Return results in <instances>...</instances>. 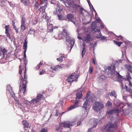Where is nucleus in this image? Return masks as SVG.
<instances>
[{
    "label": "nucleus",
    "mask_w": 132,
    "mask_h": 132,
    "mask_svg": "<svg viewBox=\"0 0 132 132\" xmlns=\"http://www.w3.org/2000/svg\"><path fill=\"white\" fill-rule=\"evenodd\" d=\"M62 67L61 65H57L55 66L53 68L52 67H51L50 68V70H48L49 72L51 73H54V72L56 71L59 69H62Z\"/></svg>",
    "instance_id": "nucleus-11"
},
{
    "label": "nucleus",
    "mask_w": 132,
    "mask_h": 132,
    "mask_svg": "<svg viewBox=\"0 0 132 132\" xmlns=\"http://www.w3.org/2000/svg\"><path fill=\"white\" fill-rule=\"evenodd\" d=\"M127 70L130 72L132 73V71L131 70V69L132 67L131 66L129 65H126V66L125 67Z\"/></svg>",
    "instance_id": "nucleus-26"
},
{
    "label": "nucleus",
    "mask_w": 132,
    "mask_h": 132,
    "mask_svg": "<svg viewBox=\"0 0 132 132\" xmlns=\"http://www.w3.org/2000/svg\"><path fill=\"white\" fill-rule=\"evenodd\" d=\"M43 97V95L42 94H38L36 98H34L31 101H30L29 102L30 104H34L35 103H37V102H39L40 100H41V98Z\"/></svg>",
    "instance_id": "nucleus-10"
},
{
    "label": "nucleus",
    "mask_w": 132,
    "mask_h": 132,
    "mask_svg": "<svg viewBox=\"0 0 132 132\" xmlns=\"http://www.w3.org/2000/svg\"><path fill=\"white\" fill-rule=\"evenodd\" d=\"M51 28H50L49 27H48V32H53V28L52 27V26H51V27H50Z\"/></svg>",
    "instance_id": "nucleus-38"
},
{
    "label": "nucleus",
    "mask_w": 132,
    "mask_h": 132,
    "mask_svg": "<svg viewBox=\"0 0 132 132\" xmlns=\"http://www.w3.org/2000/svg\"><path fill=\"white\" fill-rule=\"evenodd\" d=\"M83 121V120L82 119H80L77 122V126H79L81 125V124Z\"/></svg>",
    "instance_id": "nucleus-40"
},
{
    "label": "nucleus",
    "mask_w": 132,
    "mask_h": 132,
    "mask_svg": "<svg viewBox=\"0 0 132 132\" xmlns=\"http://www.w3.org/2000/svg\"><path fill=\"white\" fill-rule=\"evenodd\" d=\"M107 113L109 116H111L114 113L112 109H111L110 110L108 111Z\"/></svg>",
    "instance_id": "nucleus-32"
},
{
    "label": "nucleus",
    "mask_w": 132,
    "mask_h": 132,
    "mask_svg": "<svg viewBox=\"0 0 132 132\" xmlns=\"http://www.w3.org/2000/svg\"><path fill=\"white\" fill-rule=\"evenodd\" d=\"M63 58H65V56H61L60 57H59L58 58H57V61L60 62H62L63 61Z\"/></svg>",
    "instance_id": "nucleus-31"
},
{
    "label": "nucleus",
    "mask_w": 132,
    "mask_h": 132,
    "mask_svg": "<svg viewBox=\"0 0 132 132\" xmlns=\"http://www.w3.org/2000/svg\"><path fill=\"white\" fill-rule=\"evenodd\" d=\"M45 72V70L44 69H43L40 72L39 74L40 75H43L44 73Z\"/></svg>",
    "instance_id": "nucleus-48"
},
{
    "label": "nucleus",
    "mask_w": 132,
    "mask_h": 132,
    "mask_svg": "<svg viewBox=\"0 0 132 132\" xmlns=\"http://www.w3.org/2000/svg\"><path fill=\"white\" fill-rule=\"evenodd\" d=\"M67 42H69V43L71 45V49L75 43V41L73 39H70L69 40H67Z\"/></svg>",
    "instance_id": "nucleus-21"
},
{
    "label": "nucleus",
    "mask_w": 132,
    "mask_h": 132,
    "mask_svg": "<svg viewBox=\"0 0 132 132\" xmlns=\"http://www.w3.org/2000/svg\"><path fill=\"white\" fill-rule=\"evenodd\" d=\"M92 62L94 64H96V63L95 62V60L94 58L93 59Z\"/></svg>",
    "instance_id": "nucleus-57"
},
{
    "label": "nucleus",
    "mask_w": 132,
    "mask_h": 132,
    "mask_svg": "<svg viewBox=\"0 0 132 132\" xmlns=\"http://www.w3.org/2000/svg\"><path fill=\"white\" fill-rule=\"evenodd\" d=\"M114 42L119 47H120L121 45L122 44V43L121 42H118L115 40H114Z\"/></svg>",
    "instance_id": "nucleus-37"
},
{
    "label": "nucleus",
    "mask_w": 132,
    "mask_h": 132,
    "mask_svg": "<svg viewBox=\"0 0 132 132\" xmlns=\"http://www.w3.org/2000/svg\"><path fill=\"white\" fill-rule=\"evenodd\" d=\"M10 95L11 96L14 98H15V93H14L13 92H11L10 93Z\"/></svg>",
    "instance_id": "nucleus-46"
},
{
    "label": "nucleus",
    "mask_w": 132,
    "mask_h": 132,
    "mask_svg": "<svg viewBox=\"0 0 132 132\" xmlns=\"http://www.w3.org/2000/svg\"><path fill=\"white\" fill-rule=\"evenodd\" d=\"M9 25L6 26L5 27V32H9Z\"/></svg>",
    "instance_id": "nucleus-44"
},
{
    "label": "nucleus",
    "mask_w": 132,
    "mask_h": 132,
    "mask_svg": "<svg viewBox=\"0 0 132 132\" xmlns=\"http://www.w3.org/2000/svg\"><path fill=\"white\" fill-rule=\"evenodd\" d=\"M106 38V37L104 36H102L101 37V40H105V39Z\"/></svg>",
    "instance_id": "nucleus-55"
},
{
    "label": "nucleus",
    "mask_w": 132,
    "mask_h": 132,
    "mask_svg": "<svg viewBox=\"0 0 132 132\" xmlns=\"http://www.w3.org/2000/svg\"><path fill=\"white\" fill-rule=\"evenodd\" d=\"M5 34L7 35V36L8 37L9 39H11V37H10V34L9 32H5Z\"/></svg>",
    "instance_id": "nucleus-42"
},
{
    "label": "nucleus",
    "mask_w": 132,
    "mask_h": 132,
    "mask_svg": "<svg viewBox=\"0 0 132 132\" xmlns=\"http://www.w3.org/2000/svg\"><path fill=\"white\" fill-rule=\"evenodd\" d=\"M21 1L25 6H27L29 5L30 2L29 0H21Z\"/></svg>",
    "instance_id": "nucleus-22"
},
{
    "label": "nucleus",
    "mask_w": 132,
    "mask_h": 132,
    "mask_svg": "<svg viewBox=\"0 0 132 132\" xmlns=\"http://www.w3.org/2000/svg\"><path fill=\"white\" fill-rule=\"evenodd\" d=\"M45 6H41L40 9L39 11L40 12H45Z\"/></svg>",
    "instance_id": "nucleus-34"
},
{
    "label": "nucleus",
    "mask_w": 132,
    "mask_h": 132,
    "mask_svg": "<svg viewBox=\"0 0 132 132\" xmlns=\"http://www.w3.org/2000/svg\"><path fill=\"white\" fill-rule=\"evenodd\" d=\"M77 38L78 39H82V38L80 36H78L77 37Z\"/></svg>",
    "instance_id": "nucleus-58"
},
{
    "label": "nucleus",
    "mask_w": 132,
    "mask_h": 132,
    "mask_svg": "<svg viewBox=\"0 0 132 132\" xmlns=\"http://www.w3.org/2000/svg\"><path fill=\"white\" fill-rule=\"evenodd\" d=\"M28 43L27 41V38H25L24 40V42L23 44H27Z\"/></svg>",
    "instance_id": "nucleus-51"
},
{
    "label": "nucleus",
    "mask_w": 132,
    "mask_h": 132,
    "mask_svg": "<svg viewBox=\"0 0 132 132\" xmlns=\"http://www.w3.org/2000/svg\"><path fill=\"white\" fill-rule=\"evenodd\" d=\"M66 18L68 20L72 22L74 19V16L71 14H69L67 15Z\"/></svg>",
    "instance_id": "nucleus-16"
},
{
    "label": "nucleus",
    "mask_w": 132,
    "mask_h": 132,
    "mask_svg": "<svg viewBox=\"0 0 132 132\" xmlns=\"http://www.w3.org/2000/svg\"><path fill=\"white\" fill-rule=\"evenodd\" d=\"M90 93L89 92H88L86 96V97H85V98H84V100H85V99L86 100H88V97L90 95Z\"/></svg>",
    "instance_id": "nucleus-43"
},
{
    "label": "nucleus",
    "mask_w": 132,
    "mask_h": 132,
    "mask_svg": "<svg viewBox=\"0 0 132 132\" xmlns=\"http://www.w3.org/2000/svg\"><path fill=\"white\" fill-rule=\"evenodd\" d=\"M15 101H16V103L19 105V107L21 108V106H22V104L20 102V101L17 99H16L14 98Z\"/></svg>",
    "instance_id": "nucleus-30"
},
{
    "label": "nucleus",
    "mask_w": 132,
    "mask_h": 132,
    "mask_svg": "<svg viewBox=\"0 0 132 132\" xmlns=\"http://www.w3.org/2000/svg\"><path fill=\"white\" fill-rule=\"evenodd\" d=\"M119 123L118 122H114L112 123L110 121L105 127L106 132H113L118 128Z\"/></svg>",
    "instance_id": "nucleus-1"
},
{
    "label": "nucleus",
    "mask_w": 132,
    "mask_h": 132,
    "mask_svg": "<svg viewBox=\"0 0 132 132\" xmlns=\"http://www.w3.org/2000/svg\"><path fill=\"white\" fill-rule=\"evenodd\" d=\"M48 130L47 129L43 128L41 130L40 132H48Z\"/></svg>",
    "instance_id": "nucleus-45"
},
{
    "label": "nucleus",
    "mask_w": 132,
    "mask_h": 132,
    "mask_svg": "<svg viewBox=\"0 0 132 132\" xmlns=\"http://www.w3.org/2000/svg\"><path fill=\"white\" fill-rule=\"evenodd\" d=\"M115 66L114 65H112L110 67H108L109 70L112 71L115 70Z\"/></svg>",
    "instance_id": "nucleus-24"
},
{
    "label": "nucleus",
    "mask_w": 132,
    "mask_h": 132,
    "mask_svg": "<svg viewBox=\"0 0 132 132\" xmlns=\"http://www.w3.org/2000/svg\"><path fill=\"white\" fill-rule=\"evenodd\" d=\"M26 71L24 72V80L23 81L22 84L23 85L22 87L23 89L22 91L23 92V94H25V93L26 90L27 86L26 84H27L28 81H27V76L26 75Z\"/></svg>",
    "instance_id": "nucleus-7"
},
{
    "label": "nucleus",
    "mask_w": 132,
    "mask_h": 132,
    "mask_svg": "<svg viewBox=\"0 0 132 132\" xmlns=\"http://www.w3.org/2000/svg\"><path fill=\"white\" fill-rule=\"evenodd\" d=\"M57 37V39H63L68 40V39H69V36L67 30L64 29H63L62 32L59 34L58 36Z\"/></svg>",
    "instance_id": "nucleus-3"
},
{
    "label": "nucleus",
    "mask_w": 132,
    "mask_h": 132,
    "mask_svg": "<svg viewBox=\"0 0 132 132\" xmlns=\"http://www.w3.org/2000/svg\"><path fill=\"white\" fill-rule=\"evenodd\" d=\"M78 106L77 104H75L71 106L68 109V110L70 111L71 110L73 109L78 107Z\"/></svg>",
    "instance_id": "nucleus-27"
},
{
    "label": "nucleus",
    "mask_w": 132,
    "mask_h": 132,
    "mask_svg": "<svg viewBox=\"0 0 132 132\" xmlns=\"http://www.w3.org/2000/svg\"><path fill=\"white\" fill-rule=\"evenodd\" d=\"M96 38H101V37L99 36H97L96 37Z\"/></svg>",
    "instance_id": "nucleus-62"
},
{
    "label": "nucleus",
    "mask_w": 132,
    "mask_h": 132,
    "mask_svg": "<svg viewBox=\"0 0 132 132\" xmlns=\"http://www.w3.org/2000/svg\"><path fill=\"white\" fill-rule=\"evenodd\" d=\"M127 77V80H125L126 87V90L129 92L130 94H132V83L130 81L129 79H131L130 74L128 73L126 75Z\"/></svg>",
    "instance_id": "nucleus-2"
},
{
    "label": "nucleus",
    "mask_w": 132,
    "mask_h": 132,
    "mask_svg": "<svg viewBox=\"0 0 132 132\" xmlns=\"http://www.w3.org/2000/svg\"><path fill=\"white\" fill-rule=\"evenodd\" d=\"M108 94H109L110 96H113L115 98H116L117 96V95H116V92L114 90L109 93Z\"/></svg>",
    "instance_id": "nucleus-25"
},
{
    "label": "nucleus",
    "mask_w": 132,
    "mask_h": 132,
    "mask_svg": "<svg viewBox=\"0 0 132 132\" xmlns=\"http://www.w3.org/2000/svg\"><path fill=\"white\" fill-rule=\"evenodd\" d=\"M116 73L118 81L120 82L121 83V85L122 86L123 84L122 83V81L124 79V78H123L122 76L119 74V73L117 71H116Z\"/></svg>",
    "instance_id": "nucleus-14"
},
{
    "label": "nucleus",
    "mask_w": 132,
    "mask_h": 132,
    "mask_svg": "<svg viewBox=\"0 0 132 132\" xmlns=\"http://www.w3.org/2000/svg\"><path fill=\"white\" fill-rule=\"evenodd\" d=\"M127 48L126 47H125L123 48H122V55H125L126 54V50Z\"/></svg>",
    "instance_id": "nucleus-35"
},
{
    "label": "nucleus",
    "mask_w": 132,
    "mask_h": 132,
    "mask_svg": "<svg viewBox=\"0 0 132 132\" xmlns=\"http://www.w3.org/2000/svg\"><path fill=\"white\" fill-rule=\"evenodd\" d=\"M21 29L23 30H24L26 29V27L25 24H21Z\"/></svg>",
    "instance_id": "nucleus-36"
},
{
    "label": "nucleus",
    "mask_w": 132,
    "mask_h": 132,
    "mask_svg": "<svg viewBox=\"0 0 132 132\" xmlns=\"http://www.w3.org/2000/svg\"><path fill=\"white\" fill-rule=\"evenodd\" d=\"M69 5L71 7H72L73 8L77 9L78 8V7L80 6V5H77L74 4L73 2H70L69 3Z\"/></svg>",
    "instance_id": "nucleus-18"
},
{
    "label": "nucleus",
    "mask_w": 132,
    "mask_h": 132,
    "mask_svg": "<svg viewBox=\"0 0 132 132\" xmlns=\"http://www.w3.org/2000/svg\"><path fill=\"white\" fill-rule=\"evenodd\" d=\"M7 50L5 48L0 46V59L5 57L7 54Z\"/></svg>",
    "instance_id": "nucleus-9"
},
{
    "label": "nucleus",
    "mask_w": 132,
    "mask_h": 132,
    "mask_svg": "<svg viewBox=\"0 0 132 132\" xmlns=\"http://www.w3.org/2000/svg\"><path fill=\"white\" fill-rule=\"evenodd\" d=\"M89 101L88 100H86L84 104V106H82V107L84 108L83 109L84 110L85 112H86L87 111V106H89Z\"/></svg>",
    "instance_id": "nucleus-15"
},
{
    "label": "nucleus",
    "mask_w": 132,
    "mask_h": 132,
    "mask_svg": "<svg viewBox=\"0 0 132 132\" xmlns=\"http://www.w3.org/2000/svg\"><path fill=\"white\" fill-rule=\"evenodd\" d=\"M117 39L119 41L120 40H121V41L123 40L122 37L121 36H119L117 37Z\"/></svg>",
    "instance_id": "nucleus-39"
},
{
    "label": "nucleus",
    "mask_w": 132,
    "mask_h": 132,
    "mask_svg": "<svg viewBox=\"0 0 132 132\" xmlns=\"http://www.w3.org/2000/svg\"><path fill=\"white\" fill-rule=\"evenodd\" d=\"M59 126H57L56 128V131L55 132H62L63 129L62 127L63 126L60 125Z\"/></svg>",
    "instance_id": "nucleus-20"
},
{
    "label": "nucleus",
    "mask_w": 132,
    "mask_h": 132,
    "mask_svg": "<svg viewBox=\"0 0 132 132\" xmlns=\"http://www.w3.org/2000/svg\"><path fill=\"white\" fill-rule=\"evenodd\" d=\"M25 18H24V17H23L22 18V19L21 20V24H25Z\"/></svg>",
    "instance_id": "nucleus-47"
},
{
    "label": "nucleus",
    "mask_w": 132,
    "mask_h": 132,
    "mask_svg": "<svg viewBox=\"0 0 132 132\" xmlns=\"http://www.w3.org/2000/svg\"><path fill=\"white\" fill-rule=\"evenodd\" d=\"M82 91H78L76 94V98L78 99H81L82 96Z\"/></svg>",
    "instance_id": "nucleus-17"
},
{
    "label": "nucleus",
    "mask_w": 132,
    "mask_h": 132,
    "mask_svg": "<svg viewBox=\"0 0 132 132\" xmlns=\"http://www.w3.org/2000/svg\"><path fill=\"white\" fill-rule=\"evenodd\" d=\"M21 65H20L19 66V68L20 69V68H21ZM22 71L21 70V69H20L19 70V73L20 74V75H21V73H22Z\"/></svg>",
    "instance_id": "nucleus-52"
},
{
    "label": "nucleus",
    "mask_w": 132,
    "mask_h": 132,
    "mask_svg": "<svg viewBox=\"0 0 132 132\" xmlns=\"http://www.w3.org/2000/svg\"><path fill=\"white\" fill-rule=\"evenodd\" d=\"M83 46L84 47L82 48L81 54L82 58H83L86 52V46H85V44H84Z\"/></svg>",
    "instance_id": "nucleus-23"
},
{
    "label": "nucleus",
    "mask_w": 132,
    "mask_h": 132,
    "mask_svg": "<svg viewBox=\"0 0 132 132\" xmlns=\"http://www.w3.org/2000/svg\"><path fill=\"white\" fill-rule=\"evenodd\" d=\"M112 110H113L114 113H119L121 111L119 109H114Z\"/></svg>",
    "instance_id": "nucleus-29"
},
{
    "label": "nucleus",
    "mask_w": 132,
    "mask_h": 132,
    "mask_svg": "<svg viewBox=\"0 0 132 132\" xmlns=\"http://www.w3.org/2000/svg\"><path fill=\"white\" fill-rule=\"evenodd\" d=\"M26 50H24V58H26Z\"/></svg>",
    "instance_id": "nucleus-56"
},
{
    "label": "nucleus",
    "mask_w": 132,
    "mask_h": 132,
    "mask_svg": "<svg viewBox=\"0 0 132 132\" xmlns=\"http://www.w3.org/2000/svg\"><path fill=\"white\" fill-rule=\"evenodd\" d=\"M16 31V33H18V29H16L15 30Z\"/></svg>",
    "instance_id": "nucleus-64"
},
{
    "label": "nucleus",
    "mask_w": 132,
    "mask_h": 132,
    "mask_svg": "<svg viewBox=\"0 0 132 132\" xmlns=\"http://www.w3.org/2000/svg\"><path fill=\"white\" fill-rule=\"evenodd\" d=\"M22 123L23 125V128L25 131L27 130L28 128H30L29 124L27 121L25 120H23L22 121Z\"/></svg>",
    "instance_id": "nucleus-13"
},
{
    "label": "nucleus",
    "mask_w": 132,
    "mask_h": 132,
    "mask_svg": "<svg viewBox=\"0 0 132 132\" xmlns=\"http://www.w3.org/2000/svg\"><path fill=\"white\" fill-rule=\"evenodd\" d=\"M13 27L14 29L15 30V29H17V28H16V26H13Z\"/></svg>",
    "instance_id": "nucleus-61"
},
{
    "label": "nucleus",
    "mask_w": 132,
    "mask_h": 132,
    "mask_svg": "<svg viewBox=\"0 0 132 132\" xmlns=\"http://www.w3.org/2000/svg\"><path fill=\"white\" fill-rule=\"evenodd\" d=\"M78 76L76 74L73 73L68 77L67 80L69 82H70V84L71 85L73 82H77L78 80Z\"/></svg>",
    "instance_id": "nucleus-5"
},
{
    "label": "nucleus",
    "mask_w": 132,
    "mask_h": 132,
    "mask_svg": "<svg viewBox=\"0 0 132 132\" xmlns=\"http://www.w3.org/2000/svg\"><path fill=\"white\" fill-rule=\"evenodd\" d=\"M61 10H57L56 9V10L54 11L53 12V14L55 15H57L58 19L60 20H63L64 19L63 16L62 15L61 12Z\"/></svg>",
    "instance_id": "nucleus-8"
},
{
    "label": "nucleus",
    "mask_w": 132,
    "mask_h": 132,
    "mask_svg": "<svg viewBox=\"0 0 132 132\" xmlns=\"http://www.w3.org/2000/svg\"><path fill=\"white\" fill-rule=\"evenodd\" d=\"M43 64V62L42 61H41L38 64V65L40 67L42 66Z\"/></svg>",
    "instance_id": "nucleus-49"
},
{
    "label": "nucleus",
    "mask_w": 132,
    "mask_h": 132,
    "mask_svg": "<svg viewBox=\"0 0 132 132\" xmlns=\"http://www.w3.org/2000/svg\"><path fill=\"white\" fill-rule=\"evenodd\" d=\"M87 2H88L89 4V6H90V4H89V2H90V1L89 0H87Z\"/></svg>",
    "instance_id": "nucleus-63"
},
{
    "label": "nucleus",
    "mask_w": 132,
    "mask_h": 132,
    "mask_svg": "<svg viewBox=\"0 0 132 132\" xmlns=\"http://www.w3.org/2000/svg\"><path fill=\"white\" fill-rule=\"evenodd\" d=\"M104 107V105L101 102L99 101H96L93 104V108L96 112H98Z\"/></svg>",
    "instance_id": "nucleus-4"
},
{
    "label": "nucleus",
    "mask_w": 132,
    "mask_h": 132,
    "mask_svg": "<svg viewBox=\"0 0 132 132\" xmlns=\"http://www.w3.org/2000/svg\"><path fill=\"white\" fill-rule=\"evenodd\" d=\"M84 39L83 40V45H84V43L86 42V43L90 42L92 40L91 38V36L89 34H87L84 37Z\"/></svg>",
    "instance_id": "nucleus-12"
},
{
    "label": "nucleus",
    "mask_w": 132,
    "mask_h": 132,
    "mask_svg": "<svg viewBox=\"0 0 132 132\" xmlns=\"http://www.w3.org/2000/svg\"><path fill=\"white\" fill-rule=\"evenodd\" d=\"M27 44H23V49L24 50L26 51L27 49Z\"/></svg>",
    "instance_id": "nucleus-50"
},
{
    "label": "nucleus",
    "mask_w": 132,
    "mask_h": 132,
    "mask_svg": "<svg viewBox=\"0 0 132 132\" xmlns=\"http://www.w3.org/2000/svg\"><path fill=\"white\" fill-rule=\"evenodd\" d=\"M40 5V4L39 3V0H36L35 2L34 5V8L36 10L37 9L39 8V6Z\"/></svg>",
    "instance_id": "nucleus-19"
},
{
    "label": "nucleus",
    "mask_w": 132,
    "mask_h": 132,
    "mask_svg": "<svg viewBox=\"0 0 132 132\" xmlns=\"http://www.w3.org/2000/svg\"><path fill=\"white\" fill-rule=\"evenodd\" d=\"M112 105V103L109 101H108L106 104V106L108 107L111 106Z\"/></svg>",
    "instance_id": "nucleus-33"
},
{
    "label": "nucleus",
    "mask_w": 132,
    "mask_h": 132,
    "mask_svg": "<svg viewBox=\"0 0 132 132\" xmlns=\"http://www.w3.org/2000/svg\"><path fill=\"white\" fill-rule=\"evenodd\" d=\"M12 25H13V26H15V22H14V21H12Z\"/></svg>",
    "instance_id": "nucleus-60"
},
{
    "label": "nucleus",
    "mask_w": 132,
    "mask_h": 132,
    "mask_svg": "<svg viewBox=\"0 0 132 132\" xmlns=\"http://www.w3.org/2000/svg\"><path fill=\"white\" fill-rule=\"evenodd\" d=\"M97 122L98 120L97 119H95L93 121L94 125L93 126V128H95L96 127V125L97 124Z\"/></svg>",
    "instance_id": "nucleus-28"
},
{
    "label": "nucleus",
    "mask_w": 132,
    "mask_h": 132,
    "mask_svg": "<svg viewBox=\"0 0 132 132\" xmlns=\"http://www.w3.org/2000/svg\"><path fill=\"white\" fill-rule=\"evenodd\" d=\"M92 128H90L89 129H88V132H91V131L92 129Z\"/></svg>",
    "instance_id": "nucleus-59"
},
{
    "label": "nucleus",
    "mask_w": 132,
    "mask_h": 132,
    "mask_svg": "<svg viewBox=\"0 0 132 132\" xmlns=\"http://www.w3.org/2000/svg\"><path fill=\"white\" fill-rule=\"evenodd\" d=\"M60 125L63 126L64 128H70L71 126L75 125V122H71L69 121H66L63 122H61L59 124Z\"/></svg>",
    "instance_id": "nucleus-6"
},
{
    "label": "nucleus",
    "mask_w": 132,
    "mask_h": 132,
    "mask_svg": "<svg viewBox=\"0 0 132 132\" xmlns=\"http://www.w3.org/2000/svg\"><path fill=\"white\" fill-rule=\"evenodd\" d=\"M79 101V100H77L76 99L75 100L74 103H75V104H77L78 103Z\"/></svg>",
    "instance_id": "nucleus-54"
},
{
    "label": "nucleus",
    "mask_w": 132,
    "mask_h": 132,
    "mask_svg": "<svg viewBox=\"0 0 132 132\" xmlns=\"http://www.w3.org/2000/svg\"><path fill=\"white\" fill-rule=\"evenodd\" d=\"M93 71V68L90 66L89 68L88 71L89 74H91L92 73Z\"/></svg>",
    "instance_id": "nucleus-41"
},
{
    "label": "nucleus",
    "mask_w": 132,
    "mask_h": 132,
    "mask_svg": "<svg viewBox=\"0 0 132 132\" xmlns=\"http://www.w3.org/2000/svg\"><path fill=\"white\" fill-rule=\"evenodd\" d=\"M40 67L37 65L35 68V69L36 70H38L40 68Z\"/></svg>",
    "instance_id": "nucleus-53"
}]
</instances>
